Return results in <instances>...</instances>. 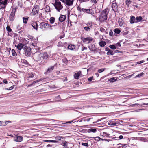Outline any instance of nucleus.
Instances as JSON below:
<instances>
[{
  "mask_svg": "<svg viewBox=\"0 0 148 148\" xmlns=\"http://www.w3.org/2000/svg\"><path fill=\"white\" fill-rule=\"evenodd\" d=\"M82 11L91 14L94 18L97 16V12H96V10L94 8L88 9L82 8Z\"/></svg>",
  "mask_w": 148,
  "mask_h": 148,
  "instance_id": "f257e3e1",
  "label": "nucleus"
},
{
  "mask_svg": "<svg viewBox=\"0 0 148 148\" xmlns=\"http://www.w3.org/2000/svg\"><path fill=\"white\" fill-rule=\"evenodd\" d=\"M108 12L107 10H105L101 12L99 17L100 21L103 22L107 19V15L108 14Z\"/></svg>",
  "mask_w": 148,
  "mask_h": 148,
  "instance_id": "f03ea898",
  "label": "nucleus"
},
{
  "mask_svg": "<svg viewBox=\"0 0 148 148\" xmlns=\"http://www.w3.org/2000/svg\"><path fill=\"white\" fill-rule=\"evenodd\" d=\"M53 5L55 7V8L58 12H60V10H62L63 8V6L61 5V3L59 0H55V2L53 4Z\"/></svg>",
  "mask_w": 148,
  "mask_h": 148,
  "instance_id": "7ed1b4c3",
  "label": "nucleus"
},
{
  "mask_svg": "<svg viewBox=\"0 0 148 148\" xmlns=\"http://www.w3.org/2000/svg\"><path fill=\"white\" fill-rule=\"evenodd\" d=\"M24 54L26 56H29L31 53V48L29 47L25 46L23 48Z\"/></svg>",
  "mask_w": 148,
  "mask_h": 148,
  "instance_id": "20e7f679",
  "label": "nucleus"
},
{
  "mask_svg": "<svg viewBox=\"0 0 148 148\" xmlns=\"http://www.w3.org/2000/svg\"><path fill=\"white\" fill-rule=\"evenodd\" d=\"M40 28L42 29H45L46 28H50V30H52L53 29L51 27V26L49 24L44 23L42 22L40 23Z\"/></svg>",
  "mask_w": 148,
  "mask_h": 148,
  "instance_id": "39448f33",
  "label": "nucleus"
},
{
  "mask_svg": "<svg viewBox=\"0 0 148 148\" xmlns=\"http://www.w3.org/2000/svg\"><path fill=\"white\" fill-rule=\"evenodd\" d=\"M39 7L37 5L35 6L33 8L32 12L31 13V15L34 16L37 14L39 10Z\"/></svg>",
  "mask_w": 148,
  "mask_h": 148,
  "instance_id": "423d86ee",
  "label": "nucleus"
},
{
  "mask_svg": "<svg viewBox=\"0 0 148 148\" xmlns=\"http://www.w3.org/2000/svg\"><path fill=\"white\" fill-rule=\"evenodd\" d=\"M65 5L70 6L73 5L74 0H60Z\"/></svg>",
  "mask_w": 148,
  "mask_h": 148,
  "instance_id": "0eeeda50",
  "label": "nucleus"
},
{
  "mask_svg": "<svg viewBox=\"0 0 148 148\" xmlns=\"http://www.w3.org/2000/svg\"><path fill=\"white\" fill-rule=\"evenodd\" d=\"M40 55V53H36L34 54L33 58L36 61H38L40 60L41 56Z\"/></svg>",
  "mask_w": 148,
  "mask_h": 148,
  "instance_id": "6e6552de",
  "label": "nucleus"
},
{
  "mask_svg": "<svg viewBox=\"0 0 148 148\" xmlns=\"http://www.w3.org/2000/svg\"><path fill=\"white\" fill-rule=\"evenodd\" d=\"M93 40V39L91 37H87L84 38L83 41L85 44H88L90 43Z\"/></svg>",
  "mask_w": 148,
  "mask_h": 148,
  "instance_id": "1a4fd4ad",
  "label": "nucleus"
},
{
  "mask_svg": "<svg viewBox=\"0 0 148 148\" xmlns=\"http://www.w3.org/2000/svg\"><path fill=\"white\" fill-rule=\"evenodd\" d=\"M23 140V137L21 136H18L15 137L14 138V140L17 142H21Z\"/></svg>",
  "mask_w": 148,
  "mask_h": 148,
  "instance_id": "9d476101",
  "label": "nucleus"
},
{
  "mask_svg": "<svg viewBox=\"0 0 148 148\" xmlns=\"http://www.w3.org/2000/svg\"><path fill=\"white\" fill-rule=\"evenodd\" d=\"M88 47L90 50L92 51L95 52L96 51L95 46L94 44H91L89 45Z\"/></svg>",
  "mask_w": 148,
  "mask_h": 148,
  "instance_id": "9b49d317",
  "label": "nucleus"
},
{
  "mask_svg": "<svg viewBox=\"0 0 148 148\" xmlns=\"http://www.w3.org/2000/svg\"><path fill=\"white\" fill-rule=\"evenodd\" d=\"M8 0H4L3 2H0V9L4 8Z\"/></svg>",
  "mask_w": 148,
  "mask_h": 148,
  "instance_id": "f8f14e48",
  "label": "nucleus"
},
{
  "mask_svg": "<svg viewBox=\"0 0 148 148\" xmlns=\"http://www.w3.org/2000/svg\"><path fill=\"white\" fill-rule=\"evenodd\" d=\"M112 10L114 12H116L117 11L118 6L116 3H113L112 5Z\"/></svg>",
  "mask_w": 148,
  "mask_h": 148,
  "instance_id": "ddd939ff",
  "label": "nucleus"
},
{
  "mask_svg": "<svg viewBox=\"0 0 148 148\" xmlns=\"http://www.w3.org/2000/svg\"><path fill=\"white\" fill-rule=\"evenodd\" d=\"M15 46L19 50H21L23 47L24 45L21 43H19L17 45H15Z\"/></svg>",
  "mask_w": 148,
  "mask_h": 148,
  "instance_id": "4468645a",
  "label": "nucleus"
},
{
  "mask_svg": "<svg viewBox=\"0 0 148 148\" xmlns=\"http://www.w3.org/2000/svg\"><path fill=\"white\" fill-rule=\"evenodd\" d=\"M43 58L46 59L48 57V55L46 52H45L43 53H40V55Z\"/></svg>",
  "mask_w": 148,
  "mask_h": 148,
  "instance_id": "2eb2a0df",
  "label": "nucleus"
},
{
  "mask_svg": "<svg viewBox=\"0 0 148 148\" xmlns=\"http://www.w3.org/2000/svg\"><path fill=\"white\" fill-rule=\"evenodd\" d=\"M81 74V71H79V72L76 73L74 75V78L76 79H78L79 78L80 74Z\"/></svg>",
  "mask_w": 148,
  "mask_h": 148,
  "instance_id": "dca6fc26",
  "label": "nucleus"
},
{
  "mask_svg": "<svg viewBox=\"0 0 148 148\" xmlns=\"http://www.w3.org/2000/svg\"><path fill=\"white\" fill-rule=\"evenodd\" d=\"M68 143H69L70 144L71 147H72L73 146V144L72 143H69L66 141H65L64 142H63V144H62V145L63 146L66 147V148H69V147H68V145H67Z\"/></svg>",
  "mask_w": 148,
  "mask_h": 148,
  "instance_id": "f3484780",
  "label": "nucleus"
},
{
  "mask_svg": "<svg viewBox=\"0 0 148 148\" xmlns=\"http://www.w3.org/2000/svg\"><path fill=\"white\" fill-rule=\"evenodd\" d=\"M32 25L34 29L37 30L38 25L36 22H33L32 23Z\"/></svg>",
  "mask_w": 148,
  "mask_h": 148,
  "instance_id": "a211bd4d",
  "label": "nucleus"
},
{
  "mask_svg": "<svg viewBox=\"0 0 148 148\" xmlns=\"http://www.w3.org/2000/svg\"><path fill=\"white\" fill-rule=\"evenodd\" d=\"M66 18V16L65 15H61L59 18V20L61 22L64 21Z\"/></svg>",
  "mask_w": 148,
  "mask_h": 148,
  "instance_id": "6ab92c4d",
  "label": "nucleus"
},
{
  "mask_svg": "<svg viewBox=\"0 0 148 148\" xmlns=\"http://www.w3.org/2000/svg\"><path fill=\"white\" fill-rule=\"evenodd\" d=\"M15 15V12H12L10 15V21H13L14 19V16Z\"/></svg>",
  "mask_w": 148,
  "mask_h": 148,
  "instance_id": "aec40b11",
  "label": "nucleus"
},
{
  "mask_svg": "<svg viewBox=\"0 0 148 148\" xmlns=\"http://www.w3.org/2000/svg\"><path fill=\"white\" fill-rule=\"evenodd\" d=\"M67 47L69 49L72 50L75 48V46L73 45H68Z\"/></svg>",
  "mask_w": 148,
  "mask_h": 148,
  "instance_id": "412c9836",
  "label": "nucleus"
},
{
  "mask_svg": "<svg viewBox=\"0 0 148 148\" xmlns=\"http://www.w3.org/2000/svg\"><path fill=\"white\" fill-rule=\"evenodd\" d=\"M119 122H114V121H110L108 122V125H116L117 124H119Z\"/></svg>",
  "mask_w": 148,
  "mask_h": 148,
  "instance_id": "4be33fe9",
  "label": "nucleus"
},
{
  "mask_svg": "<svg viewBox=\"0 0 148 148\" xmlns=\"http://www.w3.org/2000/svg\"><path fill=\"white\" fill-rule=\"evenodd\" d=\"M109 47L113 49H119L118 47H117L115 45H109Z\"/></svg>",
  "mask_w": 148,
  "mask_h": 148,
  "instance_id": "5701e85b",
  "label": "nucleus"
},
{
  "mask_svg": "<svg viewBox=\"0 0 148 148\" xmlns=\"http://www.w3.org/2000/svg\"><path fill=\"white\" fill-rule=\"evenodd\" d=\"M29 40L28 39H26L25 38H22V40L23 43L24 44H28L29 42V41L28 40Z\"/></svg>",
  "mask_w": 148,
  "mask_h": 148,
  "instance_id": "b1692460",
  "label": "nucleus"
},
{
  "mask_svg": "<svg viewBox=\"0 0 148 148\" xmlns=\"http://www.w3.org/2000/svg\"><path fill=\"white\" fill-rule=\"evenodd\" d=\"M97 131L96 129L95 128H91L90 129H89L88 130V132H93V133H95Z\"/></svg>",
  "mask_w": 148,
  "mask_h": 148,
  "instance_id": "393cba45",
  "label": "nucleus"
},
{
  "mask_svg": "<svg viewBox=\"0 0 148 148\" xmlns=\"http://www.w3.org/2000/svg\"><path fill=\"white\" fill-rule=\"evenodd\" d=\"M114 32H115L114 33V35L115 36H116L117 35L116 34H119L120 33V32H121V30H120L118 28H116L114 30Z\"/></svg>",
  "mask_w": 148,
  "mask_h": 148,
  "instance_id": "a878e982",
  "label": "nucleus"
},
{
  "mask_svg": "<svg viewBox=\"0 0 148 148\" xmlns=\"http://www.w3.org/2000/svg\"><path fill=\"white\" fill-rule=\"evenodd\" d=\"M54 69V66H52L50 68H48L46 72L47 73H49L51 72Z\"/></svg>",
  "mask_w": 148,
  "mask_h": 148,
  "instance_id": "bb28decb",
  "label": "nucleus"
},
{
  "mask_svg": "<svg viewBox=\"0 0 148 148\" xmlns=\"http://www.w3.org/2000/svg\"><path fill=\"white\" fill-rule=\"evenodd\" d=\"M135 18L134 16H132L131 17L130 19V23L132 24L134 23L135 21Z\"/></svg>",
  "mask_w": 148,
  "mask_h": 148,
  "instance_id": "cd10ccee",
  "label": "nucleus"
},
{
  "mask_svg": "<svg viewBox=\"0 0 148 148\" xmlns=\"http://www.w3.org/2000/svg\"><path fill=\"white\" fill-rule=\"evenodd\" d=\"M107 51H108L107 53V55L111 54L112 55L114 54L113 51L112 50L108 49Z\"/></svg>",
  "mask_w": 148,
  "mask_h": 148,
  "instance_id": "c85d7f7f",
  "label": "nucleus"
},
{
  "mask_svg": "<svg viewBox=\"0 0 148 148\" xmlns=\"http://www.w3.org/2000/svg\"><path fill=\"white\" fill-rule=\"evenodd\" d=\"M23 23H24L26 24L28 19V17H23Z\"/></svg>",
  "mask_w": 148,
  "mask_h": 148,
  "instance_id": "c756f323",
  "label": "nucleus"
},
{
  "mask_svg": "<svg viewBox=\"0 0 148 148\" xmlns=\"http://www.w3.org/2000/svg\"><path fill=\"white\" fill-rule=\"evenodd\" d=\"M42 79H40L39 80H37L36 81H34L31 84V85H33L35 83H37L41 81H42Z\"/></svg>",
  "mask_w": 148,
  "mask_h": 148,
  "instance_id": "7c9ffc66",
  "label": "nucleus"
},
{
  "mask_svg": "<svg viewBox=\"0 0 148 148\" xmlns=\"http://www.w3.org/2000/svg\"><path fill=\"white\" fill-rule=\"evenodd\" d=\"M99 43V45L102 47H104L106 45V43L104 41H101Z\"/></svg>",
  "mask_w": 148,
  "mask_h": 148,
  "instance_id": "2f4dec72",
  "label": "nucleus"
},
{
  "mask_svg": "<svg viewBox=\"0 0 148 148\" xmlns=\"http://www.w3.org/2000/svg\"><path fill=\"white\" fill-rule=\"evenodd\" d=\"M117 79L116 77L112 78L109 79L108 80L111 82H113L116 80Z\"/></svg>",
  "mask_w": 148,
  "mask_h": 148,
  "instance_id": "473e14b6",
  "label": "nucleus"
},
{
  "mask_svg": "<svg viewBox=\"0 0 148 148\" xmlns=\"http://www.w3.org/2000/svg\"><path fill=\"white\" fill-rule=\"evenodd\" d=\"M34 76V73H29L27 76V78H32Z\"/></svg>",
  "mask_w": 148,
  "mask_h": 148,
  "instance_id": "72a5a7b5",
  "label": "nucleus"
},
{
  "mask_svg": "<svg viewBox=\"0 0 148 148\" xmlns=\"http://www.w3.org/2000/svg\"><path fill=\"white\" fill-rule=\"evenodd\" d=\"M45 10L46 12H49L50 11V9L49 6L47 5L45 8Z\"/></svg>",
  "mask_w": 148,
  "mask_h": 148,
  "instance_id": "f704fd0d",
  "label": "nucleus"
},
{
  "mask_svg": "<svg viewBox=\"0 0 148 148\" xmlns=\"http://www.w3.org/2000/svg\"><path fill=\"white\" fill-rule=\"evenodd\" d=\"M110 135V134L106 133V132H103V134L101 135L103 137H108Z\"/></svg>",
  "mask_w": 148,
  "mask_h": 148,
  "instance_id": "c9c22d12",
  "label": "nucleus"
},
{
  "mask_svg": "<svg viewBox=\"0 0 148 148\" xmlns=\"http://www.w3.org/2000/svg\"><path fill=\"white\" fill-rule=\"evenodd\" d=\"M119 23L120 26H121L123 24V21L121 19H119Z\"/></svg>",
  "mask_w": 148,
  "mask_h": 148,
  "instance_id": "e433bc0d",
  "label": "nucleus"
},
{
  "mask_svg": "<svg viewBox=\"0 0 148 148\" xmlns=\"http://www.w3.org/2000/svg\"><path fill=\"white\" fill-rule=\"evenodd\" d=\"M7 122H5V123H3L2 121H0V126H6L7 124Z\"/></svg>",
  "mask_w": 148,
  "mask_h": 148,
  "instance_id": "4c0bfd02",
  "label": "nucleus"
},
{
  "mask_svg": "<svg viewBox=\"0 0 148 148\" xmlns=\"http://www.w3.org/2000/svg\"><path fill=\"white\" fill-rule=\"evenodd\" d=\"M50 21L51 23H53L55 21V18L53 17H51L50 19Z\"/></svg>",
  "mask_w": 148,
  "mask_h": 148,
  "instance_id": "58836bf2",
  "label": "nucleus"
},
{
  "mask_svg": "<svg viewBox=\"0 0 148 148\" xmlns=\"http://www.w3.org/2000/svg\"><path fill=\"white\" fill-rule=\"evenodd\" d=\"M90 138H94L95 140L96 141H100V138L99 137H90Z\"/></svg>",
  "mask_w": 148,
  "mask_h": 148,
  "instance_id": "ea45409f",
  "label": "nucleus"
},
{
  "mask_svg": "<svg viewBox=\"0 0 148 148\" xmlns=\"http://www.w3.org/2000/svg\"><path fill=\"white\" fill-rule=\"evenodd\" d=\"M11 52L12 54V55L13 56H15L17 55L15 51L13 49H12L11 51Z\"/></svg>",
  "mask_w": 148,
  "mask_h": 148,
  "instance_id": "a19ab883",
  "label": "nucleus"
},
{
  "mask_svg": "<svg viewBox=\"0 0 148 148\" xmlns=\"http://www.w3.org/2000/svg\"><path fill=\"white\" fill-rule=\"evenodd\" d=\"M144 75V73L143 72H142L141 73L137 75L136 76V77H141Z\"/></svg>",
  "mask_w": 148,
  "mask_h": 148,
  "instance_id": "79ce46f5",
  "label": "nucleus"
},
{
  "mask_svg": "<svg viewBox=\"0 0 148 148\" xmlns=\"http://www.w3.org/2000/svg\"><path fill=\"white\" fill-rule=\"evenodd\" d=\"M7 30L8 32H11L12 31V29H11L10 27L8 25L6 27Z\"/></svg>",
  "mask_w": 148,
  "mask_h": 148,
  "instance_id": "37998d69",
  "label": "nucleus"
},
{
  "mask_svg": "<svg viewBox=\"0 0 148 148\" xmlns=\"http://www.w3.org/2000/svg\"><path fill=\"white\" fill-rule=\"evenodd\" d=\"M142 19V17L140 16L137 17L136 18V20L138 22L140 21Z\"/></svg>",
  "mask_w": 148,
  "mask_h": 148,
  "instance_id": "c03bdc74",
  "label": "nucleus"
},
{
  "mask_svg": "<svg viewBox=\"0 0 148 148\" xmlns=\"http://www.w3.org/2000/svg\"><path fill=\"white\" fill-rule=\"evenodd\" d=\"M62 137L60 136H57L54 138L56 140H60L62 138Z\"/></svg>",
  "mask_w": 148,
  "mask_h": 148,
  "instance_id": "a18cd8bd",
  "label": "nucleus"
},
{
  "mask_svg": "<svg viewBox=\"0 0 148 148\" xmlns=\"http://www.w3.org/2000/svg\"><path fill=\"white\" fill-rule=\"evenodd\" d=\"M87 25L88 27H91L92 25V22H88L87 24Z\"/></svg>",
  "mask_w": 148,
  "mask_h": 148,
  "instance_id": "49530a36",
  "label": "nucleus"
},
{
  "mask_svg": "<svg viewBox=\"0 0 148 148\" xmlns=\"http://www.w3.org/2000/svg\"><path fill=\"white\" fill-rule=\"evenodd\" d=\"M84 29L87 31H89L90 30V28L88 27H85L84 28Z\"/></svg>",
  "mask_w": 148,
  "mask_h": 148,
  "instance_id": "de8ad7c7",
  "label": "nucleus"
},
{
  "mask_svg": "<svg viewBox=\"0 0 148 148\" xmlns=\"http://www.w3.org/2000/svg\"><path fill=\"white\" fill-rule=\"evenodd\" d=\"M114 45L117 47H118L119 48L121 47L120 43L118 42L117 43L115 44Z\"/></svg>",
  "mask_w": 148,
  "mask_h": 148,
  "instance_id": "09e8293b",
  "label": "nucleus"
},
{
  "mask_svg": "<svg viewBox=\"0 0 148 148\" xmlns=\"http://www.w3.org/2000/svg\"><path fill=\"white\" fill-rule=\"evenodd\" d=\"M126 3L127 5H128L131 3V1L130 0H126Z\"/></svg>",
  "mask_w": 148,
  "mask_h": 148,
  "instance_id": "8fccbe9b",
  "label": "nucleus"
},
{
  "mask_svg": "<svg viewBox=\"0 0 148 148\" xmlns=\"http://www.w3.org/2000/svg\"><path fill=\"white\" fill-rule=\"evenodd\" d=\"M46 141H49L51 142H53V143H56L58 142V141L56 140H46Z\"/></svg>",
  "mask_w": 148,
  "mask_h": 148,
  "instance_id": "3c124183",
  "label": "nucleus"
},
{
  "mask_svg": "<svg viewBox=\"0 0 148 148\" xmlns=\"http://www.w3.org/2000/svg\"><path fill=\"white\" fill-rule=\"evenodd\" d=\"M82 145L83 146H84L86 147H88L89 145L87 143H82Z\"/></svg>",
  "mask_w": 148,
  "mask_h": 148,
  "instance_id": "603ef678",
  "label": "nucleus"
},
{
  "mask_svg": "<svg viewBox=\"0 0 148 148\" xmlns=\"http://www.w3.org/2000/svg\"><path fill=\"white\" fill-rule=\"evenodd\" d=\"M90 2L92 3L95 4L97 3V1L96 0H91Z\"/></svg>",
  "mask_w": 148,
  "mask_h": 148,
  "instance_id": "864d4df0",
  "label": "nucleus"
},
{
  "mask_svg": "<svg viewBox=\"0 0 148 148\" xmlns=\"http://www.w3.org/2000/svg\"><path fill=\"white\" fill-rule=\"evenodd\" d=\"M105 69H101L98 70V72L99 73H101L103 72L104 71Z\"/></svg>",
  "mask_w": 148,
  "mask_h": 148,
  "instance_id": "5fc2aeb1",
  "label": "nucleus"
},
{
  "mask_svg": "<svg viewBox=\"0 0 148 148\" xmlns=\"http://www.w3.org/2000/svg\"><path fill=\"white\" fill-rule=\"evenodd\" d=\"M109 35L110 36H112L113 35V33L112 31L111 30H110L109 32Z\"/></svg>",
  "mask_w": 148,
  "mask_h": 148,
  "instance_id": "6e6d98bb",
  "label": "nucleus"
},
{
  "mask_svg": "<svg viewBox=\"0 0 148 148\" xmlns=\"http://www.w3.org/2000/svg\"><path fill=\"white\" fill-rule=\"evenodd\" d=\"M63 62L64 63H66L67 62V60L65 58H64L62 59Z\"/></svg>",
  "mask_w": 148,
  "mask_h": 148,
  "instance_id": "4d7b16f0",
  "label": "nucleus"
},
{
  "mask_svg": "<svg viewBox=\"0 0 148 148\" xmlns=\"http://www.w3.org/2000/svg\"><path fill=\"white\" fill-rule=\"evenodd\" d=\"M128 145L127 144H125L123 145H122L121 147L123 148H125L127 147Z\"/></svg>",
  "mask_w": 148,
  "mask_h": 148,
  "instance_id": "13d9d810",
  "label": "nucleus"
},
{
  "mask_svg": "<svg viewBox=\"0 0 148 148\" xmlns=\"http://www.w3.org/2000/svg\"><path fill=\"white\" fill-rule=\"evenodd\" d=\"M144 60H142L140 61H138L137 62V64H140L141 63L144 62Z\"/></svg>",
  "mask_w": 148,
  "mask_h": 148,
  "instance_id": "bf43d9fd",
  "label": "nucleus"
},
{
  "mask_svg": "<svg viewBox=\"0 0 148 148\" xmlns=\"http://www.w3.org/2000/svg\"><path fill=\"white\" fill-rule=\"evenodd\" d=\"M87 49V47H83L82 48V51H84V50H86Z\"/></svg>",
  "mask_w": 148,
  "mask_h": 148,
  "instance_id": "052dcab7",
  "label": "nucleus"
},
{
  "mask_svg": "<svg viewBox=\"0 0 148 148\" xmlns=\"http://www.w3.org/2000/svg\"><path fill=\"white\" fill-rule=\"evenodd\" d=\"M138 105V104H134L132 105H130V106H132V107H134V106H137Z\"/></svg>",
  "mask_w": 148,
  "mask_h": 148,
  "instance_id": "680f3d73",
  "label": "nucleus"
},
{
  "mask_svg": "<svg viewBox=\"0 0 148 148\" xmlns=\"http://www.w3.org/2000/svg\"><path fill=\"white\" fill-rule=\"evenodd\" d=\"M93 77H90L88 79V81H92L93 79Z\"/></svg>",
  "mask_w": 148,
  "mask_h": 148,
  "instance_id": "e2e57ef3",
  "label": "nucleus"
},
{
  "mask_svg": "<svg viewBox=\"0 0 148 148\" xmlns=\"http://www.w3.org/2000/svg\"><path fill=\"white\" fill-rule=\"evenodd\" d=\"M3 82L5 84H6L8 83V82L6 79H4L3 81Z\"/></svg>",
  "mask_w": 148,
  "mask_h": 148,
  "instance_id": "0e129e2a",
  "label": "nucleus"
},
{
  "mask_svg": "<svg viewBox=\"0 0 148 148\" xmlns=\"http://www.w3.org/2000/svg\"><path fill=\"white\" fill-rule=\"evenodd\" d=\"M73 121H69V122H66V123H64V124H69L70 123H72V122Z\"/></svg>",
  "mask_w": 148,
  "mask_h": 148,
  "instance_id": "69168bd1",
  "label": "nucleus"
},
{
  "mask_svg": "<svg viewBox=\"0 0 148 148\" xmlns=\"http://www.w3.org/2000/svg\"><path fill=\"white\" fill-rule=\"evenodd\" d=\"M28 37L30 39L32 40L33 39V37L32 36H29Z\"/></svg>",
  "mask_w": 148,
  "mask_h": 148,
  "instance_id": "338daca9",
  "label": "nucleus"
},
{
  "mask_svg": "<svg viewBox=\"0 0 148 148\" xmlns=\"http://www.w3.org/2000/svg\"><path fill=\"white\" fill-rule=\"evenodd\" d=\"M119 138L120 139H122L123 138V136L121 135L119 136Z\"/></svg>",
  "mask_w": 148,
  "mask_h": 148,
  "instance_id": "774afa93",
  "label": "nucleus"
}]
</instances>
